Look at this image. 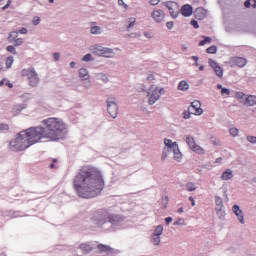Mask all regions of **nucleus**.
<instances>
[{"instance_id":"28","label":"nucleus","mask_w":256,"mask_h":256,"mask_svg":"<svg viewBox=\"0 0 256 256\" xmlns=\"http://www.w3.org/2000/svg\"><path fill=\"white\" fill-rule=\"evenodd\" d=\"M206 53H208L210 55H215V53H217V46L212 45V46L208 47L206 49Z\"/></svg>"},{"instance_id":"11","label":"nucleus","mask_w":256,"mask_h":256,"mask_svg":"<svg viewBox=\"0 0 256 256\" xmlns=\"http://www.w3.org/2000/svg\"><path fill=\"white\" fill-rule=\"evenodd\" d=\"M107 109L111 118L115 119L119 113V108L117 107V103H115V98H108Z\"/></svg>"},{"instance_id":"58","label":"nucleus","mask_w":256,"mask_h":256,"mask_svg":"<svg viewBox=\"0 0 256 256\" xmlns=\"http://www.w3.org/2000/svg\"><path fill=\"white\" fill-rule=\"evenodd\" d=\"M191 59H192L193 61H195V62H198V61H199V57H197V56H192Z\"/></svg>"},{"instance_id":"63","label":"nucleus","mask_w":256,"mask_h":256,"mask_svg":"<svg viewBox=\"0 0 256 256\" xmlns=\"http://www.w3.org/2000/svg\"><path fill=\"white\" fill-rule=\"evenodd\" d=\"M70 67L73 69V68H75V62H71L70 63Z\"/></svg>"},{"instance_id":"31","label":"nucleus","mask_w":256,"mask_h":256,"mask_svg":"<svg viewBox=\"0 0 256 256\" xmlns=\"http://www.w3.org/2000/svg\"><path fill=\"white\" fill-rule=\"evenodd\" d=\"M90 33H92V35H99V33H101V27L93 26L90 30Z\"/></svg>"},{"instance_id":"25","label":"nucleus","mask_w":256,"mask_h":256,"mask_svg":"<svg viewBox=\"0 0 256 256\" xmlns=\"http://www.w3.org/2000/svg\"><path fill=\"white\" fill-rule=\"evenodd\" d=\"M107 222L119 223V215H109V213L107 212Z\"/></svg>"},{"instance_id":"56","label":"nucleus","mask_w":256,"mask_h":256,"mask_svg":"<svg viewBox=\"0 0 256 256\" xmlns=\"http://www.w3.org/2000/svg\"><path fill=\"white\" fill-rule=\"evenodd\" d=\"M189 201H191L192 207H195V199L193 198V196L189 197Z\"/></svg>"},{"instance_id":"55","label":"nucleus","mask_w":256,"mask_h":256,"mask_svg":"<svg viewBox=\"0 0 256 256\" xmlns=\"http://www.w3.org/2000/svg\"><path fill=\"white\" fill-rule=\"evenodd\" d=\"M148 81H155V76H153V74H150L148 77H147Z\"/></svg>"},{"instance_id":"48","label":"nucleus","mask_w":256,"mask_h":256,"mask_svg":"<svg viewBox=\"0 0 256 256\" xmlns=\"http://www.w3.org/2000/svg\"><path fill=\"white\" fill-rule=\"evenodd\" d=\"M19 33H20L21 35H27V28H22V29H20V30H19Z\"/></svg>"},{"instance_id":"15","label":"nucleus","mask_w":256,"mask_h":256,"mask_svg":"<svg viewBox=\"0 0 256 256\" xmlns=\"http://www.w3.org/2000/svg\"><path fill=\"white\" fill-rule=\"evenodd\" d=\"M94 53L101 55L102 57H111L113 55V49L97 47L94 49Z\"/></svg>"},{"instance_id":"4","label":"nucleus","mask_w":256,"mask_h":256,"mask_svg":"<svg viewBox=\"0 0 256 256\" xmlns=\"http://www.w3.org/2000/svg\"><path fill=\"white\" fill-rule=\"evenodd\" d=\"M92 225L95 227H103L107 223V211L106 210H97L91 214L90 217Z\"/></svg>"},{"instance_id":"18","label":"nucleus","mask_w":256,"mask_h":256,"mask_svg":"<svg viewBox=\"0 0 256 256\" xmlns=\"http://www.w3.org/2000/svg\"><path fill=\"white\" fill-rule=\"evenodd\" d=\"M79 249L82 250L84 255H87V253H91L95 249V246L91 242H85L80 244Z\"/></svg>"},{"instance_id":"30","label":"nucleus","mask_w":256,"mask_h":256,"mask_svg":"<svg viewBox=\"0 0 256 256\" xmlns=\"http://www.w3.org/2000/svg\"><path fill=\"white\" fill-rule=\"evenodd\" d=\"M204 40L199 42V47H203V45H207V43H211V37L203 36Z\"/></svg>"},{"instance_id":"32","label":"nucleus","mask_w":256,"mask_h":256,"mask_svg":"<svg viewBox=\"0 0 256 256\" xmlns=\"http://www.w3.org/2000/svg\"><path fill=\"white\" fill-rule=\"evenodd\" d=\"M187 191H195L197 186L193 182H189L186 184Z\"/></svg>"},{"instance_id":"7","label":"nucleus","mask_w":256,"mask_h":256,"mask_svg":"<svg viewBox=\"0 0 256 256\" xmlns=\"http://www.w3.org/2000/svg\"><path fill=\"white\" fill-rule=\"evenodd\" d=\"M162 5L168 8L170 17H172V19H177L179 17L180 9H179V4H177V2L166 1V2H163Z\"/></svg>"},{"instance_id":"14","label":"nucleus","mask_w":256,"mask_h":256,"mask_svg":"<svg viewBox=\"0 0 256 256\" xmlns=\"http://www.w3.org/2000/svg\"><path fill=\"white\" fill-rule=\"evenodd\" d=\"M209 65H210V67H212V69L216 73L217 77H219L221 79L223 77V68L221 66H219V64L213 59H209Z\"/></svg>"},{"instance_id":"37","label":"nucleus","mask_w":256,"mask_h":256,"mask_svg":"<svg viewBox=\"0 0 256 256\" xmlns=\"http://www.w3.org/2000/svg\"><path fill=\"white\" fill-rule=\"evenodd\" d=\"M152 243H154V245H159V243H161V238L154 235L152 238Z\"/></svg>"},{"instance_id":"45","label":"nucleus","mask_w":256,"mask_h":256,"mask_svg":"<svg viewBox=\"0 0 256 256\" xmlns=\"http://www.w3.org/2000/svg\"><path fill=\"white\" fill-rule=\"evenodd\" d=\"M163 202L165 203L164 209H167V204L169 203V197L165 196L164 199H163Z\"/></svg>"},{"instance_id":"39","label":"nucleus","mask_w":256,"mask_h":256,"mask_svg":"<svg viewBox=\"0 0 256 256\" xmlns=\"http://www.w3.org/2000/svg\"><path fill=\"white\" fill-rule=\"evenodd\" d=\"M32 23L33 25H39V23H41V18H39V16L34 17Z\"/></svg>"},{"instance_id":"35","label":"nucleus","mask_w":256,"mask_h":256,"mask_svg":"<svg viewBox=\"0 0 256 256\" xmlns=\"http://www.w3.org/2000/svg\"><path fill=\"white\" fill-rule=\"evenodd\" d=\"M13 43H14L15 47H20V45L23 43V39L22 38H15Z\"/></svg>"},{"instance_id":"51","label":"nucleus","mask_w":256,"mask_h":256,"mask_svg":"<svg viewBox=\"0 0 256 256\" xmlns=\"http://www.w3.org/2000/svg\"><path fill=\"white\" fill-rule=\"evenodd\" d=\"M130 19H132V21L128 25V29H131V27H133L135 25V18H130Z\"/></svg>"},{"instance_id":"54","label":"nucleus","mask_w":256,"mask_h":256,"mask_svg":"<svg viewBox=\"0 0 256 256\" xmlns=\"http://www.w3.org/2000/svg\"><path fill=\"white\" fill-rule=\"evenodd\" d=\"M53 57H54L55 61H59L60 54L59 53H54Z\"/></svg>"},{"instance_id":"47","label":"nucleus","mask_w":256,"mask_h":256,"mask_svg":"<svg viewBox=\"0 0 256 256\" xmlns=\"http://www.w3.org/2000/svg\"><path fill=\"white\" fill-rule=\"evenodd\" d=\"M118 5L123 6L124 9H127V7H128L127 4H125V2L123 0H118Z\"/></svg>"},{"instance_id":"49","label":"nucleus","mask_w":256,"mask_h":256,"mask_svg":"<svg viewBox=\"0 0 256 256\" xmlns=\"http://www.w3.org/2000/svg\"><path fill=\"white\" fill-rule=\"evenodd\" d=\"M244 6L249 9V7H251V0H246L244 3Z\"/></svg>"},{"instance_id":"27","label":"nucleus","mask_w":256,"mask_h":256,"mask_svg":"<svg viewBox=\"0 0 256 256\" xmlns=\"http://www.w3.org/2000/svg\"><path fill=\"white\" fill-rule=\"evenodd\" d=\"M14 61H15V59H13V56L7 57L6 60H5L6 68L11 69V67L13 66Z\"/></svg>"},{"instance_id":"29","label":"nucleus","mask_w":256,"mask_h":256,"mask_svg":"<svg viewBox=\"0 0 256 256\" xmlns=\"http://www.w3.org/2000/svg\"><path fill=\"white\" fill-rule=\"evenodd\" d=\"M154 235L158 236V237H161V235H163V226L158 225L156 227V229L154 230Z\"/></svg>"},{"instance_id":"13","label":"nucleus","mask_w":256,"mask_h":256,"mask_svg":"<svg viewBox=\"0 0 256 256\" xmlns=\"http://www.w3.org/2000/svg\"><path fill=\"white\" fill-rule=\"evenodd\" d=\"M151 17L156 23H163V21H165V11L155 9L153 10Z\"/></svg>"},{"instance_id":"40","label":"nucleus","mask_w":256,"mask_h":256,"mask_svg":"<svg viewBox=\"0 0 256 256\" xmlns=\"http://www.w3.org/2000/svg\"><path fill=\"white\" fill-rule=\"evenodd\" d=\"M82 61L88 62V61H92V56L91 54H86L83 58Z\"/></svg>"},{"instance_id":"24","label":"nucleus","mask_w":256,"mask_h":256,"mask_svg":"<svg viewBox=\"0 0 256 256\" xmlns=\"http://www.w3.org/2000/svg\"><path fill=\"white\" fill-rule=\"evenodd\" d=\"M79 77L81 79H84V81H87V79H89V72L87 71V69L81 68L79 70Z\"/></svg>"},{"instance_id":"36","label":"nucleus","mask_w":256,"mask_h":256,"mask_svg":"<svg viewBox=\"0 0 256 256\" xmlns=\"http://www.w3.org/2000/svg\"><path fill=\"white\" fill-rule=\"evenodd\" d=\"M230 135H232V137H237V135H239V130L237 128H230Z\"/></svg>"},{"instance_id":"10","label":"nucleus","mask_w":256,"mask_h":256,"mask_svg":"<svg viewBox=\"0 0 256 256\" xmlns=\"http://www.w3.org/2000/svg\"><path fill=\"white\" fill-rule=\"evenodd\" d=\"M165 93V89L155 88L152 92L148 93V103L149 105H155L159 101L161 95Z\"/></svg>"},{"instance_id":"23","label":"nucleus","mask_w":256,"mask_h":256,"mask_svg":"<svg viewBox=\"0 0 256 256\" xmlns=\"http://www.w3.org/2000/svg\"><path fill=\"white\" fill-rule=\"evenodd\" d=\"M205 16H206L205 9L197 8L195 10V17H196V19H205Z\"/></svg>"},{"instance_id":"53","label":"nucleus","mask_w":256,"mask_h":256,"mask_svg":"<svg viewBox=\"0 0 256 256\" xmlns=\"http://www.w3.org/2000/svg\"><path fill=\"white\" fill-rule=\"evenodd\" d=\"M101 79L104 81V83H107L109 81V78L105 74H102Z\"/></svg>"},{"instance_id":"17","label":"nucleus","mask_w":256,"mask_h":256,"mask_svg":"<svg viewBox=\"0 0 256 256\" xmlns=\"http://www.w3.org/2000/svg\"><path fill=\"white\" fill-rule=\"evenodd\" d=\"M180 13L183 17H191L193 15V6L189 4L183 5Z\"/></svg>"},{"instance_id":"59","label":"nucleus","mask_w":256,"mask_h":256,"mask_svg":"<svg viewBox=\"0 0 256 256\" xmlns=\"http://www.w3.org/2000/svg\"><path fill=\"white\" fill-rule=\"evenodd\" d=\"M3 85H5V79L0 81V87H3Z\"/></svg>"},{"instance_id":"2","label":"nucleus","mask_w":256,"mask_h":256,"mask_svg":"<svg viewBox=\"0 0 256 256\" xmlns=\"http://www.w3.org/2000/svg\"><path fill=\"white\" fill-rule=\"evenodd\" d=\"M44 127H34L38 140L46 139L47 141H59L63 139L67 125L59 118H47L42 121Z\"/></svg>"},{"instance_id":"44","label":"nucleus","mask_w":256,"mask_h":256,"mask_svg":"<svg viewBox=\"0 0 256 256\" xmlns=\"http://www.w3.org/2000/svg\"><path fill=\"white\" fill-rule=\"evenodd\" d=\"M55 163H57V159H53V163L49 165L50 169H57V166H55Z\"/></svg>"},{"instance_id":"33","label":"nucleus","mask_w":256,"mask_h":256,"mask_svg":"<svg viewBox=\"0 0 256 256\" xmlns=\"http://www.w3.org/2000/svg\"><path fill=\"white\" fill-rule=\"evenodd\" d=\"M6 51H8V53H12V55H17V50L15 49V46H7Z\"/></svg>"},{"instance_id":"46","label":"nucleus","mask_w":256,"mask_h":256,"mask_svg":"<svg viewBox=\"0 0 256 256\" xmlns=\"http://www.w3.org/2000/svg\"><path fill=\"white\" fill-rule=\"evenodd\" d=\"M173 25H174L173 21H169L166 23L167 29H173Z\"/></svg>"},{"instance_id":"50","label":"nucleus","mask_w":256,"mask_h":256,"mask_svg":"<svg viewBox=\"0 0 256 256\" xmlns=\"http://www.w3.org/2000/svg\"><path fill=\"white\" fill-rule=\"evenodd\" d=\"M160 0H150V5H159Z\"/></svg>"},{"instance_id":"19","label":"nucleus","mask_w":256,"mask_h":256,"mask_svg":"<svg viewBox=\"0 0 256 256\" xmlns=\"http://www.w3.org/2000/svg\"><path fill=\"white\" fill-rule=\"evenodd\" d=\"M232 211L236 215L238 221H240L242 224L245 223V219L243 218V211H241V208H239V205H234L232 207Z\"/></svg>"},{"instance_id":"43","label":"nucleus","mask_w":256,"mask_h":256,"mask_svg":"<svg viewBox=\"0 0 256 256\" xmlns=\"http://www.w3.org/2000/svg\"><path fill=\"white\" fill-rule=\"evenodd\" d=\"M247 141H249V143H256V137L255 136H247Z\"/></svg>"},{"instance_id":"38","label":"nucleus","mask_w":256,"mask_h":256,"mask_svg":"<svg viewBox=\"0 0 256 256\" xmlns=\"http://www.w3.org/2000/svg\"><path fill=\"white\" fill-rule=\"evenodd\" d=\"M17 35H19L17 31L10 32L8 39H17Z\"/></svg>"},{"instance_id":"12","label":"nucleus","mask_w":256,"mask_h":256,"mask_svg":"<svg viewBox=\"0 0 256 256\" xmlns=\"http://www.w3.org/2000/svg\"><path fill=\"white\" fill-rule=\"evenodd\" d=\"M229 65L230 67H239L240 69H243V67L247 65V59L244 57L234 56L230 58Z\"/></svg>"},{"instance_id":"5","label":"nucleus","mask_w":256,"mask_h":256,"mask_svg":"<svg viewBox=\"0 0 256 256\" xmlns=\"http://www.w3.org/2000/svg\"><path fill=\"white\" fill-rule=\"evenodd\" d=\"M22 77H27L31 87H37L39 85V74H37L35 68L23 69Z\"/></svg>"},{"instance_id":"57","label":"nucleus","mask_w":256,"mask_h":256,"mask_svg":"<svg viewBox=\"0 0 256 256\" xmlns=\"http://www.w3.org/2000/svg\"><path fill=\"white\" fill-rule=\"evenodd\" d=\"M7 87H9V89H13V84L9 81L6 82Z\"/></svg>"},{"instance_id":"3","label":"nucleus","mask_w":256,"mask_h":256,"mask_svg":"<svg viewBox=\"0 0 256 256\" xmlns=\"http://www.w3.org/2000/svg\"><path fill=\"white\" fill-rule=\"evenodd\" d=\"M35 143H39L37 133L34 128H29L18 133L17 137L10 141L9 146L12 151H25Z\"/></svg>"},{"instance_id":"6","label":"nucleus","mask_w":256,"mask_h":256,"mask_svg":"<svg viewBox=\"0 0 256 256\" xmlns=\"http://www.w3.org/2000/svg\"><path fill=\"white\" fill-rule=\"evenodd\" d=\"M188 113L184 115V119H189L191 115H203V108H201V102L194 100L188 108Z\"/></svg>"},{"instance_id":"26","label":"nucleus","mask_w":256,"mask_h":256,"mask_svg":"<svg viewBox=\"0 0 256 256\" xmlns=\"http://www.w3.org/2000/svg\"><path fill=\"white\" fill-rule=\"evenodd\" d=\"M187 89H189V84L187 83V81L182 80V81L178 84V90H179V91H187Z\"/></svg>"},{"instance_id":"22","label":"nucleus","mask_w":256,"mask_h":256,"mask_svg":"<svg viewBox=\"0 0 256 256\" xmlns=\"http://www.w3.org/2000/svg\"><path fill=\"white\" fill-rule=\"evenodd\" d=\"M245 105H247V107H253L256 105V97L253 96V95H250L246 98L245 102H244Z\"/></svg>"},{"instance_id":"20","label":"nucleus","mask_w":256,"mask_h":256,"mask_svg":"<svg viewBox=\"0 0 256 256\" xmlns=\"http://www.w3.org/2000/svg\"><path fill=\"white\" fill-rule=\"evenodd\" d=\"M97 249L100 253H113V248H111L109 245L98 244Z\"/></svg>"},{"instance_id":"62","label":"nucleus","mask_w":256,"mask_h":256,"mask_svg":"<svg viewBox=\"0 0 256 256\" xmlns=\"http://www.w3.org/2000/svg\"><path fill=\"white\" fill-rule=\"evenodd\" d=\"M181 221H183V219H179V221L175 222L174 225H181Z\"/></svg>"},{"instance_id":"60","label":"nucleus","mask_w":256,"mask_h":256,"mask_svg":"<svg viewBox=\"0 0 256 256\" xmlns=\"http://www.w3.org/2000/svg\"><path fill=\"white\" fill-rule=\"evenodd\" d=\"M221 161H223V158H221V157L216 159V163H221Z\"/></svg>"},{"instance_id":"16","label":"nucleus","mask_w":256,"mask_h":256,"mask_svg":"<svg viewBox=\"0 0 256 256\" xmlns=\"http://www.w3.org/2000/svg\"><path fill=\"white\" fill-rule=\"evenodd\" d=\"M215 203L217 205L216 207L217 214L220 215L221 217H225V211H223L225 206L223 205V200L221 199V197L216 196Z\"/></svg>"},{"instance_id":"41","label":"nucleus","mask_w":256,"mask_h":256,"mask_svg":"<svg viewBox=\"0 0 256 256\" xmlns=\"http://www.w3.org/2000/svg\"><path fill=\"white\" fill-rule=\"evenodd\" d=\"M190 25H192L194 29H199V22H197V20H192Z\"/></svg>"},{"instance_id":"42","label":"nucleus","mask_w":256,"mask_h":256,"mask_svg":"<svg viewBox=\"0 0 256 256\" xmlns=\"http://www.w3.org/2000/svg\"><path fill=\"white\" fill-rule=\"evenodd\" d=\"M0 131H9V125L0 124Z\"/></svg>"},{"instance_id":"64","label":"nucleus","mask_w":256,"mask_h":256,"mask_svg":"<svg viewBox=\"0 0 256 256\" xmlns=\"http://www.w3.org/2000/svg\"><path fill=\"white\" fill-rule=\"evenodd\" d=\"M183 211H184V210H183V207H181V208L178 209V213H183Z\"/></svg>"},{"instance_id":"8","label":"nucleus","mask_w":256,"mask_h":256,"mask_svg":"<svg viewBox=\"0 0 256 256\" xmlns=\"http://www.w3.org/2000/svg\"><path fill=\"white\" fill-rule=\"evenodd\" d=\"M164 145L168 147L169 151H173L174 159L176 161H181V151H179V146L177 145V142H172L169 139H165Z\"/></svg>"},{"instance_id":"52","label":"nucleus","mask_w":256,"mask_h":256,"mask_svg":"<svg viewBox=\"0 0 256 256\" xmlns=\"http://www.w3.org/2000/svg\"><path fill=\"white\" fill-rule=\"evenodd\" d=\"M172 221H173V218H171V217L165 218L166 225H169V223H171Z\"/></svg>"},{"instance_id":"9","label":"nucleus","mask_w":256,"mask_h":256,"mask_svg":"<svg viewBox=\"0 0 256 256\" xmlns=\"http://www.w3.org/2000/svg\"><path fill=\"white\" fill-rule=\"evenodd\" d=\"M186 143L190 147L191 151H193L194 153H197L198 155H205V149L197 145V143L195 142V138L191 136L186 137Z\"/></svg>"},{"instance_id":"34","label":"nucleus","mask_w":256,"mask_h":256,"mask_svg":"<svg viewBox=\"0 0 256 256\" xmlns=\"http://www.w3.org/2000/svg\"><path fill=\"white\" fill-rule=\"evenodd\" d=\"M221 95L223 96V97H229V95H231V90H229V89H227V88H222V90H221Z\"/></svg>"},{"instance_id":"61","label":"nucleus","mask_w":256,"mask_h":256,"mask_svg":"<svg viewBox=\"0 0 256 256\" xmlns=\"http://www.w3.org/2000/svg\"><path fill=\"white\" fill-rule=\"evenodd\" d=\"M9 4H6L5 6L2 7L3 11H5V9H9Z\"/></svg>"},{"instance_id":"21","label":"nucleus","mask_w":256,"mask_h":256,"mask_svg":"<svg viewBox=\"0 0 256 256\" xmlns=\"http://www.w3.org/2000/svg\"><path fill=\"white\" fill-rule=\"evenodd\" d=\"M221 179L222 181H229V179H233V171L231 169H227L222 173Z\"/></svg>"},{"instance_id":"1","label":"nucleus","mask_w":256,"mask_h":256,"mask_svg":"<svg viewBox=\"0 0 256 256\" xmlns=\"http://www.w3.org/2000/svg\"><path fill=\"white\" fill-rule=\"evenodd\" d=\"M73 186L82 199H93L101 195L105 189V180L99 169L93 166H83L75 175Z\"/></svg>"}]
</instances>
